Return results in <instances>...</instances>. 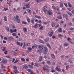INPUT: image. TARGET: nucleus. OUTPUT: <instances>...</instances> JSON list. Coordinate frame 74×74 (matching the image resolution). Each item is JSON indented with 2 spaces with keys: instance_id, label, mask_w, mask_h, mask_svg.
Instances as JSON below:
<instances>
[{
  "instance_id": "nucleus-1",
  "label": "nucleus",
  "mask_w": 74,
  "mask_h": 74,
  "mask_svg": "<svg viewBox=\"0 0 74 74\" xmlns=\"http://www.w3.org/2000/svg\"><path fill=\"white\" fill-rule=\"evenodd\" d=\"M38 47L39 49L43 50V51H44V54H46L47 52L48 51L47 47H44V45H43L41 46L40 45H38Z\"/></svg>"
},
{
  "instance_id": "nucleus-2",
  "label": "nucleus",
  "mask_w": 74,
  "mask_h": 74,
  "mask_svg": "<svg viewBox=\"0 0 74 74\" xmlns=\"http://www.w3.org/2000/svg\"><path fill=\"white\" fill-rule=\"evenodd\" d=\"M19 18V16L16 15V16H15L13 18V20L14 21H16L17 23H20V21H21V19Z\"/></svg>"
},
{
  "instance_id": "nucleus-3",
  "label": "nucleus",
  "mask_w": 74,
  "mask_h": 74,
  "mask_svg": "<svg viewBox=\"0 0 74 74\" xmlns=\"http://www.w3.org/2000/svg\"><path fill=\"white\" fill-rule=\"evenodd\" d=\"M43 10L44 11L45 14L47 13V6H45L44 7Z\"/></svg>"
},
{
  "instance_id": "nucleus-4",
  "label": "nucleus",
  "mask_w": 74,
  "mask_h": 74,
  "mask_svg": "<svg viewBox=\"0 0 74 74\" xmlns=\"http://www.w3.org/2000/svg\"><path fill=\"white\" fill-rule=\"evenodd\" d=\"M49 36H50V37H52V35H53V31H51L49 32Z\"/></svg>"
},
{
  "instance_id": "nucleus-5",
  "label": "nucleus",
  "mask_w": 74,
  "mask_h": 74,
  "mask_svg": "<svg viewBox=\"0 0 74 74\" xmlns=\"http://www.w3.org/2000/svg\"><path fill=\"white\" fill-rule=\"evenodd\" d=\"M7 62V60H2V61L1 62V63H6Z\"/></svg>"
},
{
  "instance_id": "nucleus-6",
  "label": "nucleus",
  "mask_w": 74,
  "mask_h": 74,
  "mask_svg": "<svg viewBox=\"0 0 74 74\" xmlns=\"http://www.w3.org/2000/svg\"><path fill=\"white\" fill-rule=\"evenodd\" d=\"M67 40H68V41L70 42V43H71V44H73V42H72L70 41L71 39L70 38L68 37V38L67 39Z\"/></svg>"
},
{
  "instance_id": "nucleus-7",
  "label": "nucleus",
  "mask_w": 74,
  "mask_h": 74,
  "mask_svg": "<svg viewBox=\"0 0 74 74\" xmlns=\"http://www.w3.org/2000/svg\"><path fill=\"white\" fill-rule=\"evenodd\" d=\"M34 20H35L33 18H32V19L31 20V23H32L33 24H34Z\"/></svg>"
},
{
  "instance_id": "nucleus-8",
  "label": "nucleus",
  "mask_w": 74,
  "mask_h": 74,
  "mask_svg": "<svg viewBox=\"0 0 74 74\" xmlns=\"http://www.w3.org/2000/svg\"><path fill=\"white\" fill-rule=\"evenodd\" d=\"M56 69L57 71H61V70L58 69V66H57V67L56 68Z\"/></svg>"
},
{
  "instance_id": "nucleus-9",
  "label": "nucleus",
  "mask_w": 74,
  "mask_h": 74,
  "mask_svg": "<svg viewBox=\"0 0 74 74\" xmlns=\"http://www.w3.org/2000/svg\"><path fill=\"white\" fill-rule=\"evenodd\" d=\"M23 30L24 32L26 33L27 32V29L26 27H23Z\"/></svg>"
},
{
  "instance_id": "nucleus-10",
  "label": "nucleus",
  "mask_w": 74,
  "mask_h": 74,
  "mask_svg": "<svg viewBox=\"0 0 74 74\" xmlns=\"http://www.w3.org/2000/svg\"><path fill=\"white\" fill-rule=\"evenodd\" d=\"M27 8H30V4L29 3L25 5Z\"/></svg>"
},
{
  "instance_id": "nucleus-11",
  "label": "nucleus",
  "mask_w": 74,
  "mask_h": 74,
  "mask_svg": "<svg viewBox=\"0 0 74 74\" xmlns=\"http://www.w3.org/2000/svg\"><path fill=\"white\" fill-rule=\"evenodd\" d=\"M39 41L41 43H42V44H44L45 42L43 41L42 40L40 39L39 40Z\"/></svg>"
},
{
  "instance_id": "nucleus-12",
  "label": "nucleus",
  "mask_w": 74,
  "mask_h": 74,
  "mask_svg": "<svg viewBox=\"0 0 74 74\" xmlns=\"http://www.w3.org/2000/svg\"><path fill=\"white\" fill-rule=\"evenodd\" d=\"M23 68L25 69H28V66H26V65H24Z\"/></svg>"
},
{
  "instance_id": "nucleus-13",
  "label": "nucleus",
  "mask_w": 74,
  "mask_h": 74,
  "mask_svg": "<svg viewBox=\"0 0 74 74\" xmlns=\"http://www.w3.org/2000/svg\"><path fill=\"white\" fill-rule=\"evenodd\" d=\"M48 14L49 15H52V13L51 11H49Z\"/></svg>"
},
{
  "instance_id": "nucleus-14",
  "label": "nucleus",
  "mask_w": 74,
  "mask_h": 74,
  "mask_svg": "<svg viewBox=\"0 0 74 74\" xmlns=\"http://www.w3.org/2000/svg\"><path fill=\"white\" fill-rule=\"evenodd\" d=\"M42 60V56H40L39 57V61L40 62H41Z\"/></svg>"
},
{
  "instance_id": "nucleus-15",
  "label": "nucleus",
  "mask_w": 74,
  "mask_h": 74,
  "mask_svg": "<svg viewBox=\"0 0 74 74\" xmlns=\"http://www.w3.org/2000/svg\"><path fill=\"white\" fill-rule=\"evenodd\" d=\"M27 10L29 12V13L30 14H32V11H31V10H30V9H27Z\"/></svg>"
},
{
  "instance_id": "nucleus-16",
  "label": "nucleus",
  "mask_w": 74,
  "mask_h": 74,
  "mask_svg": "<svg viewBox=\"0 0 74 74\" xmlns=\"http://www.w3.org/2000/svg\"><path fill=\"white\" fill-rule=\"evenodd\" d=\"M51 56L52 57V58L53 59H55V55H54L53 54H51Z\"/></svg>"
},
{
  "instance_id": "nucleus-17",
  "label": "nucleus",
  "mask_w": 74,
  "mask_h": 74,
  "mask_svg": "<svg viewBox=\"0 0 74 74\" xmlns=\"http://www.w3.org/2000/svg\"><path fill=\"white\" fill-rule=\"evenodd\" d=\"M27 22H29V23H30V18H28V17H27Z\"/></svg>"
},
{
  "instance_id": "nucleus-18",
  "label": "nucleus",
  "mask_w": 74,
  "mask_h": 74,
  "mask_svg": "<svg viewBox=\"0 0 74 74\" xmlns=\"http://www.w3.org/2000/svg\"><path fill=\"white\" fill-rule=\"evenodd\" d=\"M60 7H61V8L62 7H63V3H60Z\"/></svg>"
},
{
  "instance_id": "nucleus-19",
  "label": "nucleus",
  "mask_w": 74,
  "mask_h": 74,
  "mask_svg": "<svg viewBox=\"0 0 74 74\" xmlns=\"http://www.w3.org/2000/svg\"><path fill=\"white\" fill-rule=\"evenodd\" d=\"M68 5L69 7H73V6L71 5L70 3L69 2H68Z\"/></svg>"
},
{
  "instance_id": "nucleus-20",
  "label": "nucleus",
  "mask_w": 74,
  "mask_h": 74,
  "mask_svg": "<svg viewBox=\"0 0 74 74\" xmlns=\"http://www.w3.org/2000/svg\"><path fill=\"white\" fill-rule=\"evenodd\" d=\"M35 18H38L39 19L40 18H41V17L40 16H37L36 15H35Z\"/></svg>"
},
{
  "instance_id": "nucleus-21",
  "label": "nucleus",
  "mask_w": 74,
  "mask_h": 74,
  "mask_svg": "<svg viewBox=\"0 0 74 74\" xmlns=\"http://www.w3.org/2000/svg\"><path fill=\"white\" fill-rule=\"evenodd\" d=\"M52 8L53 9H54V10H56V7H55V6H52Z\"/></svg>"
},
{
  "instance_id": "nucleus-22",
  "label": "nucleus",
  "mask_w": 74,
  "mask_h": 74,
  "mask_svg": "<svg viewBox=\"0 0 74 74\" xmlns=\"http://www.w3.org/2000/svg\"><path fill=\"white\" fill-rule=\"evenodd\" d=\"M58 31L59 33H61L62 32V28H60L58 29Z\"/></svg>"
},
{
  "instance_id": "nucleus-23",
  "label": "nucleus",
  "mask_w": 74,
  "mask_h": 74,
  "mask_svg": "<svg viewBox=\"0 0 74 74\" xmlns=\"http://www.w3.org/2000/svg\"><path fill=\"white\" fill-rule=\"evenodd\" d=\"M47 62L49 65H51V62H50L49 61H47Z\"/></svg>"
},
{
  "instance_id": "nucleus-24",
  "label": "nucleus",
  "mask_w": 74,
  "mask_h": 74,
  "mask_svg": "<svg viewBox=\"0 0 74 74\" xmlns=\"http://www.w3.org/2000/svg\"><path fill=\"white\" fill-rule=\"evenodd\" d=\"M58 37H63V35L60 34H58Z\"/></svg>"
},
{
  "instance_id": "nucleus-25",
  "label": "nucleus",
  "mask_w": 74,
  "mask_h": 74,
  "mask_svg": "<svg viewBox=\"0 0 74 74\" xmlns=\"http://www.w3.org/2000/svg\"><path fill=\"white\" fill-rule=\"evenodd\" d=\"M4 20L5 21H7V17H6V16H5L4 17Z\"/></svg>"
},
{
  "instance_id": "nucleus-26",
  "label": "nucleus",
  "mask_w": 74,
  "mask_h": 74,
  "mask_svg": "<svg viewBox=\"0 0 74 74\" xmlns=\"http://www.w3.org/2000/svg\"><path fill=\"white\" fill-rule=\"evenodd\" d=\"M16 44L18 45H21V43H20L19 42H18V41H17L16 42Z\"/></svg>"
},
{
  "instance_id": "nucleus-27",
  "label": "nucleus",
  "mask_w": 74,
  "mask_h": 74,
  "mask_svg": "<svg viewBox=\"0 0 74 74\" xmlns=\"http://www.w3.org/2000/svg\"><path fill=\"white\" fill-rule=\"evenodd\" d=\"M19 62V60H17V59H16L14 63H17V62Z\"/></svg>"
},
{
  "instance_id": "nucleus-28",
  "label": "nucleus",
  "mask_w": 74,
  "mask_h": 74,
  "mask_svg": "<svg viewBox=\"0 0 74 74\" xmlns=\"http://www.w3.org/2000/svg\"><path fill=\"white\" fill-rule=\"evenodd\" d=\"M42 51H43V50H42V49H41L40 50H38V52H40V53H41V52H42Z\"/></svg>"
},
{
  "instance_id": "nucleus-29",
  "label": "nucleus",
  "mask_w": 74,
  "mask_h": 74,
  "mask_svg": "<svg viewBox=\"0 0 74 74\" xmlns=\"http://www.w3.org/2000/svg\"><path fill=\"white\" fill-rule=\"evenodd\" d=\"M6 47H3V48L2 49V51H5V50H6Z\"/></svg>"
},
{
  "instance_id": "nucleus-30",
  "label": "nucleus",
  "mask_w": 74,
  "mask_h": 74,
  "mask_svg": "<svg viewBox=\"0 0 74 74\" xmlns=\"http://www.w3.org/2000/svg\"><path fill=\"white\" fill-rule=\"evenodd\" d=\"M21 61H22V62H25V60L23 58H21Z\"/></svg>"
},
{
  "instance_id": "nucleus-31",
  "label": "nucleus",
  "mask_w": 74,
  "mask_h": 74,
  "mask_svg": "<svg viewBox=\"0 0 74 74\" xmlns=\"http://www.w3.org/2000/svg\"><path fill=\"white\" fill-rule=\"evenodd\" d=\"M47 47H49V48H51V46H50V45L49 44H47Z\"/></svg>"
},
{
  "instance_id": "nucleus-32",
  "label": "nucleus",
  "mask_w": 74,
  "mask_h": 74,
  "mask_svg": "<svg viewBox=\"0 0 74 74\" xmlns=\"http://www.w3.org/2000/svg\"><path fill=\"white\" fill-rule=\"evenodd\" d=\"M44 41H45V42H47L49 41V38H47V39H44Z\"/></svg>"
},
{
  "instance_id": "nucleus-33",
  "label": "nucleus",
  "mask_w": 74,
  "mask_h": 74,
  "mask_svg": "<svg viewBox=\"0 0 74 74\" xmlns=\"http://www.w3.org/2000/svg\"><path fill=\"white\" fill-rule=\"evenodd\" d=\"M51 26L52 27H54L55 26V23H51Z\"/></svg>"
},
{
  "instance_id": "nucleus-34",
  "label": "nucleus",
  "mask_w": 74,
  "mask_h": 74,
  "mask_svg": "<svg viewBox=\"0 0 74 74\" xmlns=\"http://www.w3.org/2000/svg\"><path fill=\"white\" fill-rule=\"evenodd\" d=\"M1 66H2V69H5V67L4 66H3V64H1Z\"/></svg>"
},
{
  "instance_id": "nucleus-35",
  "label": "nucleus",
  "mask_w": 74,
  "mask_h": 74,
  "mask_svg": "<svg viewBox=\"0 0 74 74\" xmlns=\"http://www.w3.org/2000/svg\"><path fill=\"white\" fill-rule=\"evenodd\" d=\"M22 24H25V25H26L27 24V23L25 22V21H23L22 22Z\"/></svg>"
},
{
  "instance_id": "nucleus-36",
  "label": "nucleus",
  "mask_w": 74,
  "mask_h": 74,
  "mask_svg": "<svg viewBox=\"0 0 74 74\" xmlns=\"http://www.w3.org/2000/svg\"><path fill=\"white\" fill-rule=\"evenodd\" d=\"M27 49L28 50H29V51H32V47H28Z\"/></svg>"
},
{
  "instance_id": "nucleus-37",
  "label": "nucleus",
  "mask_w": 74,
  "mask_h": 74,
  "mask_svg": "<svg viewBox=\"0 0 74 74\" xmlns=\"http://www.w3.org/2000/svg\"><path fill=\"white\" fill-rule=\"evenodd\" d=\"M28 66L29 67H30V68H32V69H33V66L30 65H28Z\"/></svg>"
},
{
  "instance_id": "nucleus-38",
  "label": "nucleus",
  "mask_w": 74,
  "mask_h": 74,
  "mask_svg": "<svg viewBox=\"0 0 74 74\" xmlns=\"http://www.w3.org/2000/svg\"><path fill=\"white\" fill-rule=\"evenodd\" d=\"M15 74H18V73H19V71H17V70H16L15 71Z\"/></svg>"
},
{
  "instance_id": "nucleus-39",
  "label": "nucleus",
  "mask_w": 74,
  "mask_h": 74,
  "mask_svg": "<svg viewBox=\"0 0 74 74\" xmlns=\"http://www.w3.org/2000/svg\"><path fill=\"white\" fill-rule=\"evenodd\" d=\"M67 13L69 15H70V16H71V15H72V14L70 13V12H67Z\"/></svg>"
},
{
  "instance_id": "nucleus-40",
  "label": "nucleus",
  "mask_w": 74,
  "mask_h": 74,
  "mask_svg": "<svg viewBox=\"0 0 74 74\" xmlns=\"http://www.w3.org/2000/svg\"><path fill=\"white\" fill-rule=\"evenodd\" d=\"M10 33H13L14 32V30L13 29H10Z\"/></svg>"
},
{
  "instance_id": "nucleus-41",
  "label": "nucleus",
  "mask_w": 74,
  "mask_h": 74,
  "mask_svg": "<svg viewBox=\"0 0 74 74\" xmlns=\"http://www.w3.org/2000/svg\"><path fill=\"white\" fill-rule=\"evenodd\" d=\"M64 45L65 46H68V45H69V44L65 43L64 44Z\"/></svg>"
},
{
  "instance_id": "nucleus-42",
  "label": "nucleus",
  "mask_w": 74,
  "mask_h": 74,
  "mask_svg": "<svg viewBox=\"0 0 74 74\" xmlns=\"http://www.w3.org/2000/svg\"><path fill=\"white\" fill-rule=\"evenodd\" d=\"M12 36H16V34L15 33H13L12 34Z\"/></svg>"
},
{
  "instance_id": "nucleus-43",
  "label": "nucleus",
  "mask_w": 74,
  "mask_h": 74,
  "mask_svg": "<svg viewBox=\"0 0 74 74\" xmlns=\"http://www.w3.org/2000/svg\"><path fill=\"white\" fill-rule=\"evenodd\" d=\"M35 66L36 67H39V66H38V64L37 63H35Z\"/></svg>"
},
{
  "instance_id": "nucleus-44",
  "label": "nucleus",
  "mask_w": 74,
  "mask_h": 74,
  "mask_svg": "<svg viewBox=\"0 0 74 74\" xmlns=\"http://www.w3.org/2000/svg\"><path fill=\"white\" fill-rule=\"evenodd\" d=\"M26 46V44H25V43L24 42L23 43V48H25V47Z\"/></svg>"
},
{
  "instance_id": "nucleus-45",
  "label": "nucleus",
  "mask_w": 74,
  "mask_h": 74,
  "mask_svg": "<svg viewBox=\"0 0 74 74\" xmlns=\"http://www.w3.org/2000/svg\"><path fill=\"white\" fill-rule=\"evenodd\" d=\"M4 53L5 55H7V50H5L4 52Z\"/></svg>"
},
{
  "instance_id": "nucleus-46",
  "label": "nucleus",
  "mask_w": 74,
  "mask_h": 74,
  "mask_svg": "<svg viewBox=\"0 0 74 74\" xmlns=\"http://www.w3.org/2000/svg\"><path fill=\"white\" fill-rule=\"evenodd\" d=\"M14 70H17V67H16V66H14Z\"/></svg>"
},
{
  "instance_id": "nucleus-47",
  "label": "nucleus",
  "mask_w": 74,
  "mask_h": 74,
  "mask_svg": "<svg viewBox=\"0 0 74 74\" xmlns=\"http://www.w3.org/2000/svg\"><path fill=\"white\" fill-rule=\"evenodd\" d=\"M42 29H43V26H41L39 28V29H40V30H42Z\"/></svg>"
},
{
  "instance_id": "nucleus-48",
  "label": "nucleus",
  "mask_w": 74,
  "mask_h": 74,
  "mask_svg": "<svg viewBox=\"0 0 74 74\" xmlns=\"http://www.w3.org/2000/svg\"><path fill=\"white\" fill-rule=\"evenodd\" d=\"M69 66L68 65L66 66V70H68L69 69Z\"/></svg>"
},
{
  "instance_id": "nucleus-49",
  "label": "nucleus",
  "mask_w": 74,
  "mask_h": 74,
  "mask_svg": "<svg viewBox=\"0 0 74 74\" xmlns=\"http://www.w3.org/2000/svg\"><path fill=\"white\" fill-rule=\"evenodd\" d=\"M45 70L46 71L48 72H49V69H45Z\"/></svg>"
},
{
  "instance_id": "nucleus-50",
  "label": "nucleus",
  "mask_w": 74,
  "mask_h": 74,
  "mask_svg": "<svg viewBox=\"0 0 74 74\" xmlns=\"http://www.w3.org/2000/svg\"><path fill=\"white\" fill-rule=\"evenodd\" d=\"M17 11H20V10H21V7H19L17 9Z\"/></svg>"
},
{
  "instance_id": "nucleus-51",
  "label": "nucleus",
  "mask_w": 74,
  "mask_h": 74,
  "mask_svg": "<svg viewBox=\"0 0 74 74\" xmlns=\"http://www.w3.org/2000/svg\"><path fill=\"white\" fill-rule=\"evenodd\" d=\"M35 1L36 3H39L40 1V0H36Z\"/></svg>"
},
{
  "instance_id": "nucleus-52",
  "label": "nucleus",
  "mask_w": 74,
  "mask_h": 74,
  "mask_svg": "<svg viewBox=\"0 0 74 74\" xmlns=\"http://www.w3.org/2000/svg\"><path fill=\"white\" fill-rule=\"evenodd\" d=\"M6 58H8L9 59L10 58V56H6Z\"/></svg>"
},
{
  "instance_id": "nucleus-53",
  "label": "nucleus",
  "mask_w": 74,
  "mask_h": 74,
  "mask_svg": "<svg viewBox=\"0 0 74 74\" xmlns=\"http://www.w3.org/2000/svg\"><path fill=\"white\" fill-rule=\"evenodd\" d=\"M61 16H60V17L59 16H58L57 18H58V19H62V17H60Z\"/></svg>"
},
{
  "instance_id": "nucleus-54",
  "label": "nucleus",
  "mask_w": 74,
  "mask_h": 74,
  "mask_svg": "<svg viewBox=\"0 0 74 74\" xmlns=\"http://www.w3.org/2000/svg\"><path fill=\"white\" fill-rule=\"evenodd\" d=\"M12 37V36L8 37V39L9 40H10L11 39V38Z\"/></svg>"
},
{
  "instance_id": "nucleus-55",
  "label": "nucleus",
  "mask_w": 74,
  "mask_h": 74,
  "mask_svg": "<svg viewBox=\"0 0 74 74\" xmlns=\"http://www.w3.org/2000/svg\"><path fill=\"white\" fill-rule=\"evenodd\" d=\"M45 67H46V68H49V66L47 65H46L45 66Z\"/></svg>"
},
{
  "instance_id": "nucleus-56",
  "label": "nucleus",
  "mask_w": 74,
  "mask_h": 74,
  "mask_svg": "<svg viewBox=\"0 0 74 74\" xmlns=\"http://www.w3.org/2000/svg\"><path fill=\"white\" fill-rule=\"evenodd\" d=\"M27 71H28L29 72H31L32 71H31V70L30 69H27Z\"/></svg>"
},
{
  "instance_id": "nucleus-57",
  "label": "nucleus",
  "mask_w": 74,
  "mask_h": 74,
  "mask_svg": "<svg viewBox=\"0 0 74 74\" xmlns=\"http://www.w3.org/2000/svg\"><path fill=\"white\" fill-rule=\"evenodd\" d=\"M14 55L15 56H16L18 55V54L15 52H14Z\"/></svg>"
},
{
  "instance_id": "nucleus-58",
  "label": "nucleus",
  "mask_w": 74,
  "mask_h": 74,
  "mask_svg": "<svg viewBox=\"0 0 74 74\" xmlns=\"http://www.w3.org/2000/svg\"><path fill=\"white\" fill-rule=\"evenodd\" d=\"M33 26L34 27V28H36V27H37V24H36L35 25H34Z\"/></svg>"
},
{
  "instance_id": "nucleus-59",
  "label": "nucleus",
  "mask_w": 74,
  "mask_h": 74,
  "mask_svg": "<svg viewBox=\"0 0 74 74\" xmlns=\"http://www.w3.org/2000/svg\"><path fill=\"white\" fill-rule=\"evenodd\" d=\"M68 62H70V63H72V61L71 60H68Z\"/></svg>"
},
{
  "instance_id": "nucleus-60",
  "label": "nucleus",
  "mask_w": 74,
  "mask_h": 74,
  "mask_svg": "<svg viewBox=\"0 0 74 74\" xmlns=\"http://www.w3.org/2000/svg\"><path fill=\"white\" fill-rule=\"evenodd\" d=\"M71 12L73 14H74V9H73L72 10Z\"/></svg>"
},
{
  "instance_id": "nucleus-61",
  "label": "nucleus",
  "mask_w": 74,
  "mask_h": 74,
  "mask_svg": "<svg viewBox=\"0 0 74 74\" xmlns=\"http://www.w3.org/2000/svg\"><path fill=\"white\" fill-rule=\"evenodd\" d=\"M51 71L52 73H54V72H55V70L52 69L51 70Z\"/></svg>"
},
{
  "instance_id": "nucleus-62",
  "label": "nucleus",
  "mask_w": 74,
  "mask_h": 74,
  "mask_svg": "<svg viewBox=\"0 0 74 74\" xmlns=\"http://www.w3.org/2000/svg\"><path fill=\"white\" fill-rule=\"evenodd\" d=\"M13 32H16V29H15L13 30Z\"/></svg>"
},
{
  "instance_id": "nucleus-63",
  "label": "nucleus",
  "mask_w": 74,
  "mask_h": 74,
  "mask_svg": "<svg viewBox=\"0 0 74 74\" xmlns=\"http://www.w3.org/2000/svg\"><path fill=\"white\" fill-rule=\"evenodd\" d=\"M52 37L53 39H54V38H56V37L54 36H53Z\"/></svg>"
},
{
  "instance_id": "nucleus-64",
  "label": "nucleus",
  "mask_w": 74,
  "mask_h": 74,
  "mask_svg": "<svg viewBox=\"0 0 74 74\" xmlns=\"http://www.w3.org/2000/svg\"><path fill=\"white\" fill-rule=\"evenodd\" d=\"M6 30H8V31H9V27L6 28Z\"/></svg>"
}]
</instances>
